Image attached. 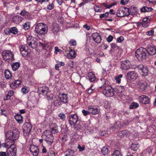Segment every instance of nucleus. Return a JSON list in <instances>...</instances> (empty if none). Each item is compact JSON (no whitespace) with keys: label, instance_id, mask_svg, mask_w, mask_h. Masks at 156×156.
Listing matches in <instances>:
<instances>
[{"label":"nucleus","instance_id":"obj_50","mask_svg":"<svg viewBox=\"0 0 156 156\" xmlns=\"http://www.w3.org/2000/svg\"><path fill=\"white\" fill-rule=\"evenodd\" d=\"M20 53L22 56L23 57H25L28 54V50H24V51H20Z\"/></svg>","mask_w":156,"mask_h":156},{"label":"nucleus","instance_id":"obj_9","mask_svg":"<svg viewBox=\"0 0 156 156\" xmlns=\"http://www.w3.org/2000/svg\"><path fill=\"white\" fill-rule=\"evenodd\" d=\"M32 129L31 124L28 122H26L23 125V135L25 136H27L30 134Z\"/></svg>","mask_w":156,"mask_h":156},{"label":"nucleus","instance_id":"obj_36","mask_svg":"<svg viewBox=\"0 0 156 156\" xmlns=\"http://www.w3.org/2000/svg\"><path fill=\"white\" fill-rule=\"evenodd\" d=\"M101 152L104 155H107L108 153V149L107 147H104L101 149Z\"/></svg>","mask_w":156,"mask_h":156},{"label":"nucleus","instance_id":"obj_2","mask_svg":"<svg viewBox=\"0 0 156 156\" xmlns=\"http://www.w3.org/2000/svg\"><path fill=\"white\" fill-rule=\"evenodd\" d=\"M101 80L105 82L103 86L101 87V88H104L102 91V93L106 97H110L113 96L114 94L113 89L109 86H104L106 84V81L105 79H101Z\"/></svg>","mask_w":156,"mask_h":156},{"label":"nucleus","instance_id":"obj_24","mask_svg":"<svg viewBox=\"0 0 156 156\" xmlns=\"http://www.w3.org/2000/svg\"><path fill=\"white\" fill-rule=\"evenodd\" d=\"M50 128L51 130V132L54 134L57 133L58 132V126L55 123H51L50 125Z\"/></svg>","mask_w":156,"mask_h":156},{"label":"nucleus","instance_id":"obj_23","mask_svg":"<svg viewBox=\"0 0 156 156\" xmlns=\"http://www.w3.org/2000/svg\"><path fill=\"white\" fill-rule=\"evenodd\" d=\"M126 10L129 13V15H134L136 14V8L133 6H131L129 9L126 8Z\"/></svg>","mask_w":156,"mask_h":156},{"label":"nucleus","instance_id":"obj_6","mask_svg":"<svg viewBox=\"0 0 156 156\" xmlns=\"http://www.w3.org/2000/svg\"><path fill=\"white\" fill-rule=\"evenodd\" d=\"M2 55L4 60L7 62L12 61L14 60V55L10 50H5L2 53Z\"/></svg>","mask_w":156,"mask_h":156},{"label":"nucleus","instance_id":"obj_58","mask_svg":"<svg viewBox=\"0 0 156 156\" xmlns=\"http://www.w3.org/2000/svg\"><path fill=\"white\" fill-rule=\"evenodd\" d=\"M95 89V87L93 86H91L87 90V93L88 94L91 93L93 90Z\"/></svg>","mask_w":156,"mask_h":156},{"label":"nucleus","instance_id":"obj_63","mask_svg":"<svg viewBox=\"0 0 156 156\" xmlns=\"http://www.w3.org/2000/svg\"><path fill=\"white\" fill-rule=\"evenodd\" d=\"M130 148L132 150L136 151V145L135 144H133L131 146Z\"/></svg>","mask_w":156,"mask_h":156},{"label":"nucleus","instance_id":"obj_27","mask_svg":"<svg viewBox=\"0 0 156 156\" xmlns=\"http://www.w3.org/2000/svg\"><path fill=\"white\" fill-rule=\"evenodd\" d=\"M128 133V131L126 130H124L119 132L118 133V136L121 138H123L125 136L127 135Z\"/></svg>","mask_w":156,"mask_h":156},{"label":"nucleus","instance_id":"obj_52","mask_svg":"<svg viewBox=\"0 0 156 156\" xmlns=\"http://www.w3.org/2000/svg\"><path fill=\"white\" fill-rule=\"evenodd\" d=\"M39 153V149H38L36 150H34L32 152H31L32 154L34 156H37L38 155Z\"/></svg>","mask_w":156,"mask_h":156},{"label":"nucleus","instance_id":"obj_51","mask_svg":"<svg viewBox=\"0 0 156 156\" xmlns=\"http://www.w3.org/2000/svg\"><path fill=\"white\" fill-rule=\"evenodd\" d=\"M136 108V103L133 102L129 106V108L130 109H134Z\"/></svg>","mask_w":156,"mask_h":156},{"label":"nucleus","instance_id":"obj_25","mask_svg":"<svg viewBox=\"0 0 156 156\" xmlns=\"http://www.w3.org/2000/svg\"><path fill=\"white\" fill-rule=\"evenodd\" d=\"M147 83L143 81H140L139 84V90L141 91H144L147 88Z\"/></svg>","mask_w":156,"mask_h":156},{"label":"nucleus","instance_id":"obj_15","mask_svg":"<svg viewBox=\"0 0 156 156\" xmlns=\"http://www.w3.org/2000/svg\"><path fill=\"white\" fill-rule=\"evenodd\" d=\"M59 30V26L58 24L56 23L53 24L51 28L52 35L54 37L57 35Z\"/></svg>","mask_w":156,"mask_h":156},{"label":"nucleus","instance_id":"obj_33","mask_svg":"<svg viewBox=\"0 0 156 156\" xmlns=\"http://www.w3.org/2000/svg\"><path fill=\"white\" fill-rule=\"evenodd\" d=\"M15 118L16 120L20 123L23 122V117L20 115H16Z\"/></svg>","mask_w":156,"mask_h":156},{"label":"nucleus","instance_id":"obj_45","mask_svg":"<svg viewBox=\"0 0 156 156\" xmlns=\"http://www.w3.org/2000/svg\"><path fill=\"white\" fill-rule=\"evenodd\" d=\"M122 77V74H119L115 78V79L116 83H120L121 82L120 78Z\"/></svg>","mask_w":156,"mask_h":156},{"label":"nucleus","instance_id":"obj_43","mask_svg":"<svg viewBox=\"0 0 156 156\" xmlns=\"http://www.w3.org/2000/svg\"><path fill=\"white\" fill-rule=\"evenodd\" d=\"M112 156H122V155L119 150H116L113 152Z\"/></svg>","mask_w":156,"mask_h":156},{"label":"nucleus","instance_id":"obj_30","mask_svg":"<svg viewBox=\"0 0 156 156\" xmlns=\"http://www.w3.org/2000/svg\"><path fill=\"white\" fill-rule=\"evenodd\" d=\"M5 78L7 79H11L12 75L10 71L8 70H6L4 72Z\"/></svg>","mask_w":156,"mask_h":156},{"label":"nucleus","instance_id":"obj_47","mask_svg":"<svg viewBox=\"0 0 156 156\" xmlns=\"http://www.w3.org/2000/svg\"><path fill=\"white\" fill-rule=\"evenodd\" d=\"M53 1L51 4H49L47 6V9L48 10H51L53 9L54 7V5L53 4Z\"/></svg>","mask_w":156,"mask_h":156},{"label":"nucleus","instance_id":"obj_29","mask_svg":"<svg viewBox=\"0 0 156 156\" xmlns=\"http://www.w3.org/2000/svg\"><path fill=\"white\" fill-rule=\"evenodd\" d=\"M153 9L151 7H148L146 6H143L140 9V11L142 12H149L152 11Z\"/></svg>","mask_w":156,"mask_h":156},{"label":"nucleus","instance_id":"obj_56","mask_svg":"<svg viewBox=\"0 0 156 156\" xmlns=\"http://www.w3.org/2000/svg\"><path fill=\"white\" fill-rule=\"evenodd\" d=\"M113 38V37L111 35H110L107 38L106 40L109 43L112 41Z\"/></svg>","mask_w":156,"mask_h":156},{"label":"nucleus","instance_id":"obj_39","mask_svg":"<svg viewBox=\"0 0 156 156\" xmlns=\"http://www.w3.org/2000/svg\"><path fill=\"white\" fill-rule=\"evenodd\" d=\"M20 14L23 16H30V13L24 9L21 11Z\"/></svg>","mask_w":156,"mask_h":156},{"label":"nucleus","instance_id":"obj_3","mask_svg":"<svg viewBox=\"0 0 156 156\" xmlns=\"http://www.w3.org/2000/svg\"><path fill=\"white\" fill-rule=\"evenodd\" d=\"M48 30V28L47 25L43 23H40L36 25L35 31L39 34L44 35L47 33Z\"/></svg>","mask_w":156,"mask_h":156},{"label":"nucleus","instance_id":"obj_60","mask_svg":"<svg viewBox=\"0 0 156 156\" xmlns=\"http://www.w3.org/2000/svg\"><path fill=\"white\" fill-rule=\"evenodd\" d=\"M154 30H151L146 32V34L147 35L151 36L154 33Z\"/></svg>","mask_w":156,"mask_h":156},{"label":"nucleus","instance_id":"obj_17","mask_svg":"<svg viewBox=\"0 0 156 156\" xmlns=\"http://www.w3.org/2000/svg\"><path fill=\"white\" fill-rule=\"evenodd\" d=\"M128 79L130 80H134L136 79V73L134 71H131L127 74Z\"/></svg>","mask_w":156,"mask_h":156},{"label":"nucleus","instance_id":"obj_37","mask_svg":"<svg viewBox=\"0 0 156 156\" xmlns=\"http://www.w3.org/2000/svg\"><path fill=\"white\" fill-rule=\"evenodd\" d=\"M121 127L120 124V122L119 121H117L115 122L113 126V128L115 129H118L120 128Z\"/></svg>","mask_w":156,"mask_h":156},{"label":"nucleus","instance_id":"obj_48","mask_svg":"<svg viewBox=\"0 0 156 156\" xmlns=\"http://www.w3.org/2000/svg\"><path fill=\"white\" fill-rule=\"evenodd\" d=\"M58 117L63 120H65L66 118V115L62 113H60L58 114Z\"/></svg>","mask_w":156,"mask_h":156},{"label":"nucleus","instance_id":"obj_54","mask_svg":"<svg viewBox=\"0 0 156 156\" xmlns=\"http://www.w3.org/2000/svg\"><path fill=\"white\" fill-rule=\"evenodd\" d=\"M21 91L24 94H26L28 92V90L26 87H23L22 88Z\"/></svg>","mask_w":156,"mask_h":156},{"label":"nucleus","instance_id":"obj_31","mask_svg":"<svg viewBox=\"0 0 156 156\" xmlns=\"http://www.w3.org/2000/svg\"><path fill=\"white\" fill-rule=\"evenodd\" d=\"M88 76L90 81L91 82L94 81L96 79L95 75L92 72L88 73Z\"/></svg>","mask_w":156,"mask_h":156},{"label":"nucleus","instance_id":"obj_4","mask_svg":"<svg viewBox=\"0 0 156 156\" xmlns=\"http://www.w3.org/2000/svg\"><path fill=\"white\" fill-rule=\"evenodd\" d=\"M42 137L44 139L48 144L51 145L53 142L54 136L51 131L46 130L42 134Z\"/></svg>","mask_w":156,"mask_h":156},{"label":"nucleus","instance_id":"obj_59","mask_svg":"<svg viewBox=\"0 0 156 156\" xmlns=\"http://www.w3.org/2000/svg\"><path fill=\"white\" fill-rule=\"evenodd\" d=\"M69 44L71 45L76 46V41L74 40H72L69 41Z\"/></svg>","mask_w":156,"mask_h":156},{"label":"nucleus","instance_id":"obj_64","mask_svg":"<svg viewBox=\"0 0 156 156\" xmlns=\"http://www.w3.org/2000/svg\"><path fill=\"white\" fill-rule=\"evenodd\" d=\"M82 112L83 113V115H84V116L86 115H88L90 113V112H89V110L88 111H86L84 109H83L82 110Z\"/></svg>","mask_w":156,"mask_h":156},{"label":"nucleus","instance_id":"obj_38","mask_svg":"<svg viewBox=\"0 0 156 156\" xmlns=\"http://www.w3.org/2000/svg\"><path fill=\"white\" fill-rule=\"evenodd\" d=\"M11 33L13 34H17L18 33V31L16 27H12L10 30Z\"/></svg>","mask_w":156,"mask_h":156},{"label":"nucleus","instance_id":"obj_53","mask_svg":"<svg viewBox=\"0 0 156 156\" xmlns=\"http://www.w3.org/2000/svg\"><path fill=\"white\" fill-rule=\"evenodd\" d=\"M109 14V13L108 12H106L104 14H102L100 15V18L101 19L104 17H108Z\"/></svg>","mask_w":156,"mask_h":156},{"label":"nucleus","instance_id":"obj_26","mask_svg":"<svg viewBox=\"0 0 156 156\" xmlns=\"http://www.w3.org/2000/svg\"><path fill=\"white\" fill-rule=\"evenodd\" d=\"M12 20L13 22L15 23H18L21 22L22 18L20 16L16 15L13 17Z\"/></svg>","mask_w":156,"mask_h":156},{"label":"nucleus","instance_id":"obj_20","mask_svg":"<svg viewBox=\"0 0 156 156\" xmlns=\"http://www.w3.org/2000/svg\"><path fill=\"white\" fill-rule=\"evenodd\" d=\"M60 100L64 104H67L68 101V97L67 94L62 93L60 94L59 97Z\"/></svg>","mask_w":156,"mask_h":156},{"label":"nucleus","instance_id":"obj_16","mask_svg":"<svg viewBox=\"0 0 156 156\" xmlns=\"http://www.w3.org/2000/svg\"><path fill=\"white\" fill-rule=\"evenodd\" d=\"M139 102L143 104H147L149 103L150 98L145 95H142L139 97Z\"/></svg>","mask_w":156,"mask_h":156},{"label":"nucleus","instance_id":"obj_13","mask_svg":"<svg viewBox=\"0 0 156 156\" xmlns=\"http://www.w3.org/2000/svg\"><path fill=\"white\" fill-rule=\"evenodd\" d=\"M87 127V126H86L85 122L81 121L78 123V122L74 126V129L75 130H84Z\"/></svg>","mask_w":156,"mask_h":156},{"label":"nucleus","instance_id":"obj_44","mask_svg":"<svg viewBox=\"0 0 156 156\" xmlns=\"http://www.w3.org/2000/svg\"><path fill=\"white\" fill-rule=\"evenodd\" d=\"M38 149V147L34 145H31L30 147V152H32L34 150H36Z\"/></svg>","mask_w":156,"mask_h":156},{"label":"nucleus","instance_id":"obj_57","mask_svg":"<svg viewBox=\"0 0 156 156\" xmlns=\"http://www.w3.org/2000/svg\"><path fill=\"white\" fill-rule=\"evenodd\" d=\"M47 156H55V153L53 151H50L48 153Z\"/></svg>","mask_w":156,"mask_h":156},{"label":"nucleus","instance_id":"obj_19","mask_svg":"<svg viewBox=\"0 0 156 156\" xmlns=\"http://www.w3.org/2000/svg\"><path fill=\"white\" fill-rule=\"evenodd\" d=\"M21 83V81L20 80H15L10 84V87L12 89H16L18 87Z\"/></svg>","mask_w":156,"mask_h":156},{"label":"nucleus","instance_id":"obj_46","mask_svg":"<svg viewBox=\"0 0 156 156\" xmlns=\"http://www.w3.org/2000/svg\"><path fill=\"white\" fill-rule=\"evenodd\" d=\"M68 139V136L66 135H64L61 139V140L63 142L65 143L66 142Z\"/></svg>","mask_w":156,"mask_h":156},{"label":"nucleus","instance_id":"obj_41","mask_svg":"<svg viewBox=\"0 0 156 156\" xmlns=\"http://www.w3.org/2000/svg\"><path fill=\"white\" fill-rule=\"evenodd\" d=\"M28 47L25 45H23L20 46V51H24V50H28Z\"/></svg>","mask_w":156,"mask_h":156},{"label":"nucleus","instance_id":"obj_1","mask_svg":"<svg viewBox=\"0 0 156 156\" xmlns=\"http://www.w3.org/2000/svg\"><path fill=\"white\" fill-rule=\"evenodd\" d=\"M20 135V132L17 129H16L12 131H8L6 133V137L7 138L6 140H8L11 141V144H14L16 140L17 139Z\"/></svg>","mask_w":156,"mask_h":156},{"label":"nucleus","instance_id":"obj_28","mask_svg":"<svg viewBox=\"0 0 156 156\" xmlns=\"http://www.w3.org/2000/svg\"><path fill=\"white\" fill-rule=\"evenodd\" d=\"M48 89L47 87H44L41 88H40L39 89V91L43 95H46L48 92Z\"/></svg>","mask_w":156,"mask_h":156},{"label":"nucleus","instance_id":"obj_40","mask_svg":"<svg viewBox=\"0 0 156 156\" xmlns=\"http://www.w3.org/2000/svg\"><path fill=\"white\" fill-rule=\"evenodd\" d=\"M23 27L25 30H27L30 28V23L28 22H27L23 25Z\"/></svg>","mask_w":156,"mask_h":156},{"label":"nucleus","instance_id":"obj_34","mask_svg":"<svg viewBox=\"0 0 156 156\" xmlns=\"http://www.w3.org/2000/svg\"><path fill=\"white\" fill-rule=\"evenodd\" d=\"M20 66V63L19 62H15L12 65V69L15 71Z\"/></svg>","mask_w":156,"mask_h":156},{"label":"nucleus","instance_id":"obj_11","mask_svg":"<svg viewBox=\"0 0 156 156\" xmlns=\"http://www.w3.org/2000/svg\"><path fill=\"white\" fill-rule=\"evenodd\" d=\"M69 121L70 125L74 126L79 122L77 115L74 114L69 115Z\"/></svg>","mask_w":156,"mask_h":156},{"label":"nucleus","instance_id":"obj_35","mask_svg":"<svg viewBox=\"0 0 156 156\" xmlns=\"http://www.w3.org/2000/svg\"><path fill=\"white\" fill-rule=\"evenodd\" d=\"M115 89L118 93H120L124 90L123 86H116Z\"/></svg>","mask_w":156,"mask_h":156},{"label":"nucleus","instance_id":"obj_62","mask_svg":"<svg viewBox=\"0 0 156 156\" xmlns=\"http://www.w3.org/2000/svg\"><path fill=\"white\" fill-rule=\"evenodd\" d=\"M68 65L71 68L73 67V62L72 61H70L68 62Z\"/></svg>","mask_w":156,"mask_h":156},{"label":"nucleus","instance_id":"obj_22","mask_svg":"<svg viewBox=\"0 0 156 156\" xmlns=\"http://www.w3.org/2000/svg\"><path fill=\"white\" fill-rule=\"evenodd\" d=\"M147 54L149 55H153L156 53V48L152 46H150L147 50Z\"/></svg>","mask_w":156,"mask_h":156},{"label":"nucleus","instance_id":"obj_42","mask_svg":"<svg viewBox=\"0 0 156 156\" xmlns=\"http://www.w3.org/2000/svg\"><path fill=\"white\" fill-rule=\"evenodd\" d=\"M69 54L72 58H75L76 56V54L75 51L72 50L69 51Z\"/></svg>","mask_w":156,"mask_h":156},{"label":"nucleus","instance_id":"obj_10","mask_svg":"<svg viewBox=\"0 0 156 156\" xmlns=\"http://www.w3.org/2000/svg\"><path fill=\"white\" fill-rule=\"evenodd\" d=\"M137 68L138 69V72L141 75L145 76L147 75L148 70L146 67L144 66L142 64H140L137 66Z\"/></svg>","mask_w":156,"mask_h":156},{"label":"nucleus","instance_id":"obj_12","mask_svg":"<svg viewBox=\"0 0 156 156\" xmlns=\"http://www.w3.org/2000/svg\"><path fill=\"white\" fill-rule=\"evenodd\" d=\"M126 8L124 7L119 8L116 12V15L119 17H123L125 16H129V13L126 10Z\"/></svg>","mask_w":156,"mask_h":156},{"label":"nucleus","instance_id":"obj_5","mask_svg":"<svg viewBox=\"0 0 156 156\" xmlns=\"http://www.w3.org/2000/svg\"><path fill=\"white\" fill-rule=\"evenodd\" d=\"M2 145H3V147H6L9 146L7 150L8 156H15L16 155L17 149L14 144L9 145L8 143H3Z\"/></svg>","mask_w":156,"mask_h":156},{"label":"nucleus","instance_id":"obj_49","mask_svg":"<svg viewBox=\"0 0 156 156\" xmlns=\"http://www.w3.org/2000/svg\"><path fill=\"white\" fill-rule=\"evenodd\" d=\"M111 47L114 50H117L119 48V47L116 44L114 43L111 44Z\"/></svg>","mask_w":156,"mask_h":156},{"label":"nucleus","instance_id":"obj_14","mask_svg":"<svg viewBox=\"0 0 156 156\" xmlns=\"http://www.w3.org/2000/svg\"><path fill=\"white\" fill-rule=\"evenodd\" d=\"M93 40L96 43H99L101 42V37L100 34L97 33H93L92 35Z\"/></svg>","mask_w":156,"mask_h":156},{"label":"nucleus","instance_id":"obj_8","mask_svg":"<svg viewBox=\"0 0 156 156\" xmlns=\"http://www.w3.org/2000/svg\"><path fill=\"white\" fill-rule=\"evenodd\" d=\"M27 44L32 48H35L37 46V39L35 37L29 36L27 38Z\"/></svg>","mask_w":156,"mask_h":156},{"label":"nucleus","instance_id":"obj_7","mask_svg":"<svg viewBox=\"0 0 156 156\" xmlns=\"http://www.w3.org/2000/svg\"><path fill=\"white\" fill-rule=\"evenodd\" d=\"M147 49L142 47L137 49V59L141 61L145 58L147 55Z\"/></svg>","mask_w":156,"mask_h":156},{"label":"nucleus","instance_id":"obj_61","mask_svg":"<svg viewBox=\"0 0 156 156\" xmlns=\"http://www.w3.org/2000/svg\"><path fill=\"white\" fill-rule=\"evenodd\" d=\"M124 39L123 37L121 36L117 39V41L118 43H120L123 41Z\"/></svg>","mask_w":156,"mask_h":156},{"label":"nucleus","instance_id":"obj_21","mask_svg":"<svg viewBox=\"0 0 156 156\" xmlns=\"http://www.w3.org/2000/svg\"><path fill=\"white\" fill-rule=\"evenodd\" d=\"M88 110L89 111V112L90 113L93 115L98 114L100 111L99 109L92 106H90L88 107Z\"/></svg>","mask_w":156,"mask_h":156},{"label":"nucleus","instance_id":"obj_55","mask_svg":"<svg viewBox=\"0 0 156 156\" xmlns=\"http://www.w3.org/2000/svg\"><path fill=\"white\" fill-rule=\"evenodd\" d=\"M94 10L97 12H101L102 9L99 6H95L94 7Z\"/></svg>","mask_w":156,"mask_h":156},{"label":"nucleus","instance_id":"obj_32","mask_svg":"<svg viewBox=\"0 0 156 156\" xmlns=\"http://www.w3.org/2000/svg\"><path fill=\"white\" fill-rule=\"evenodd\" d=\"M65 154V156H73L74 154V152L72 150L68 149L66 151Z\"/></svg>","mask_w":156,"mask_h":156},{"label":"nucleus","instance_id":"obj_18","mask_svg":"<svg viewBox=\"0 0 156 156\" xmlns=\"http://www.w3.org/2000/svg\"><path fill=\"white\" fill-rule=\"evenodd\" d=\"M130 62L128 60L122 61L121 64V68L122 69L127 70L130 68Z\"/></svg>","mask_w":156,"mask_h":156}]
</instances>
